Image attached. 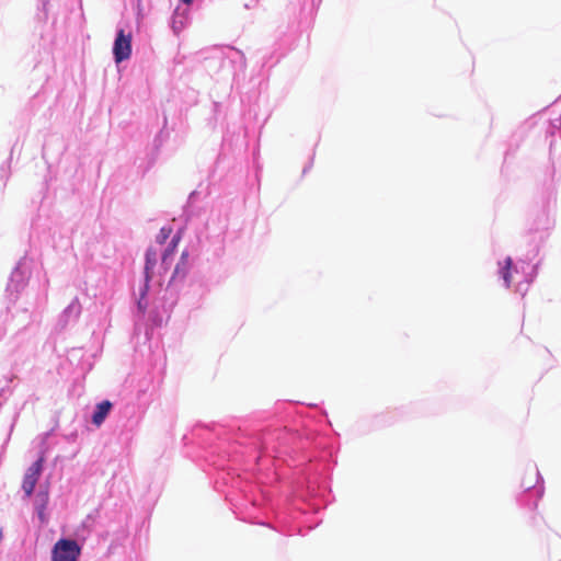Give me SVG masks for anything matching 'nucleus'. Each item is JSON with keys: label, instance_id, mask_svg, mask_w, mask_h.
Returning a JSON list of instances; mask_svg holds the SVG:
<instances>
[{"label": "nucleus", "instance_id": "f257e3e1", "mask_svg": "<svg viewBox=\"0 0 561 561\" xmlns=\"http://www.w3.org/2000/svg\"><path fill=\"white\" fill-rule=\"evenodd\" d=\"M80 551V547L75 540L60 539L54 546L53 561H77Z\"/></svg>", "mask_w": 561, "mask_h": 561}, {"label": "nucleus", "instance_id": "f03ea898", "mask_svg": "<svg viewBox=\"0 0 561 561\" xmlns=\"http://www.w3.org/2000/svg\"><path fill=\"white\" fill-rule=\"evenodd\" d=\"M113 54L116 62H122L130 57L131 54V34H125L119 30L114 42Z\"/></svg>", "mask_w": 561, "mask_h": 561}, {"label": "nucleus", "instance_id": "7ed1b4c3", "mask_svg": "<svg viewBox=\"0 0 561 561\" xmlns=\"http://www.w3.org/2000/svg\"><path fill=\"white\" fill-rule=\"evenodd\" d=\"M44 457H39L25 472L22 489L31 496L43 471Z\"/></svg>", "mask_w": 561, "mask_h": 561}, {"label": "nucleus", "instance_id": "20e7f679", "mask_svg": "<svg viewBox=\"0 0 561 561\" xmlns=\"http://www.w3.org/2000/svg\"><path fill=\"white\" fill-rule=\"evenodd\" d=\"M111 408H112V403L107 400L99 403L96 405L95 412L93 413V416H92L93 424L96 426H100L104 422L107 414L110 413Z\"/></svg>", "mask_w": 561, "mask_h": 561}, {"label": "nucleus", "instance_id": "39448f33", "mask_svg": "<svg viewBox=\"0 0 561 561\" xmlns=\"http://www.w3.org/2000/svg\"><path fill=\"white\" fill-rule=\"evenodd\" d=\"M180 239L179 234L174 236L162 255V265L165 270L170 266V259L173 256Z\"/></svg>", "mask_w": 561, "mask_h": 561}, {"label": "nucleus", "instance_id": "423d86ee", "mask_svg": "<svg viewBox=\"0 0 561 561\" xmlns=\"http://www.w3.org/2000/svg\"><path fill=\"white\" fill-rule=\"evenodd\" d=\"M157 262V251L152 248H149L146 252V265H145V274L146 280L148 282L151 278V270L156 265Z\"/></svg>", "mask_w": 561, "mask_h": 561}, {"label": "nucleus", "instance_id": "0eeeda50", "mask_svg": "<svg viewBox=\"0 0 561 561\" xmlns=\"http://www.w3.org/2000/svg\"><path fill=\"white\" fill-rule=\"evenodd\" d=\"M36 501H37L36 510H37L39 518L43 520L44 517H45V510H46V506H47V503H48V494H47V492H39L36 495Z\"/></svg>", "mask_w": 561, "mask_h": 561}, {"label": "nucleus", "instance_id": "6e6552de", "mask_svg": "<svg viewBox=\"0 0 561 561\" xmlns=\"http://www.w3.org/2000/svg\"><path fill=\"white\" fill-rule=\"evenodd\" d=\"M511 264H512V260L510 257H507L505 261V266L503 267V271H502L503 279L507 287L511 285V273H510Z\"/></svg>", "mask_w": 561, "mask_h": 561}, {"label": "nucleus", "instance_id": "1a4fd4ad", "mask_svg": "<svg viewBox=\"0 0 561 561\" xmlns=\"http://www.w3.org/2000/svg\"><path fill=\"white\" fill-rule=\"evenodd\" d=\"M171 233V228H161L159 234L157 236V241L162 244L167 241V239L169 238Z\"/></svg>", "mask_w": 561, "mask_h": 561}, {"label": "nucleus", "instance_id": "9d476101", "mask_svg": "<svg viewBox=\"0 0 561 561\" xmlns=\"http://www.w3.org/2000/svg\"><path fill=\"white\" fill-rule=\"evenodd\" d=\"M187 267H184L182 262H179L174 268L172 279H174L178 276L184 277L186 274Z\"/></svg>", "mask_w": 561, "mask_h": 561}, {"label": "nucleus", "instance_id": "9b49d317", "mask_svg": "<svg viewBox=\"0 0 561 561\" xmlns=\"http://www.w3.org/2000/svg\"><path fill=\"white\" fill-rule=\"evenodd\" d=\"M180 262H182L184 267H187V253L186 252L182 253Z\"/></svg>", "mask_w": 561, "mask_h": 561}, {"label": "nucleus", "instance_id": "f8f14e48", "mask_svg": "<svg viewBox=\"0 0 561 561\" xmlns=\"http://www.w3.org/2000/svg\"><path fill=\"white\" fill-rule=\"evenodd\" d=\"M193 0H182L183 3L190 4Z\"/></svg>", "mask_w": 561, "mask_h": 561}]
</instances>
